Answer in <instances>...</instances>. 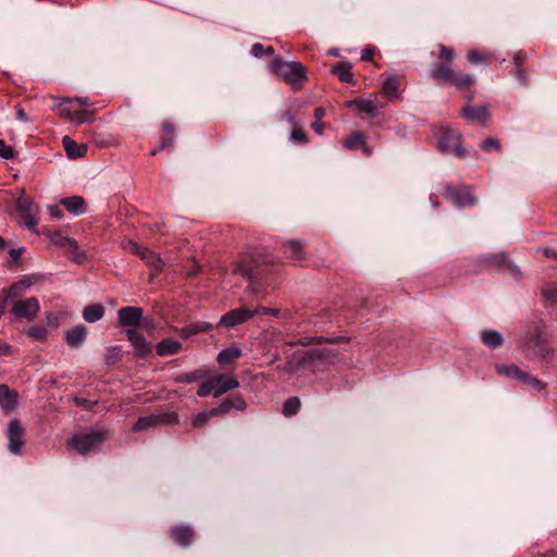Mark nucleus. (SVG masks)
<instances>
[{"label": "nucleus", "instance_id": "47", "mask_svg": "<svg viewBox=\"0 0 557 557\" xmlns=\"http://www.w3.org/2000/svg\"><path fill=\"white\" fill-rule=\"evenodd\" d=\"M27 335L36 341H45L48 336V329L46 325H34L28 329Z\"/></svg>", "mask_w": 557, "mask_h": 557}, {"label": "nucleus", "instance_id": "12", "mask_svg": "<svg viewBox=\"0 0 557 557\" xmlns=\"http://www.w3.org/2000/svg\"><path fill=\"white\" fill-rule=\"evenodd\" d=\"M144 309L135 306L122 307L117 310V322L122 327L136 329L141 323Z\"/></svg>", "mask_w": 557, "mask_h": 557}, {"label": "nucleus", "instance_id": "59", "mask_svg": "<svg viewBox=\"0 0 557 557\" xmlns=\"http://www.w3.org/2000/svg\"><path fill=\"white\" fill-rule=\"evenodd\" d=\"M49 214L54 219H61L63 216V212L58 205H51L48 207Z\"/></svg>", "mask_w": 557, "mask_h": 557}, {"label": "nucleus", "instance_id": "28", "mask_svg": "<svg viewBox=\"0 0 557 557\" xmlns=\"http://www.w3.org/2000/svg\"><path fill=\"white\" fill-rule=\"evenodd\" d=\"M60 202L69 212L75 215H81L86 211V201L82 196L65 197Z\"/></svg>", "mask_w": 557, "mask_h": 557}, {"label": "nucleus", "instance_id": "32", "mask_svg": "<svg viewBox=\"0 0 557 557\" xmlns=\"http://www.w3.org/2000/svg\"><path fill=\"white\" fill-rule=\"evenodd\" d=\"M481 341L482 343L491 348L496 349L504 344L503 335L495 330H484L481 332Z\"/></svg>", "mask_w": 557, "mask_h": 557}, {"label": "nucleus", "instance_id": "41", "mask_svg": "<svg viewBox=\"0 0 557 557\" xmlns=\"http://www.w3.org/2000/svg\"><path fill=\"white\" fill-rule=\"evenodd\" d=\"M300 407H301V401H300L299 397H297V396L288 397L283 404L282 413L285 417H293L298 413V411L300 410Z\"/></svg>", "mask_w": 557, "mask_h": 557}, {"label": "nucleus", "instance_id": "34", "mask_svg": "<svg viewBox=\"0 0 557 557\" xmlns=\"http://www.w3.org/2000/svg\"><path fill=\"white\" fill-rule=\"evenodd\" d=\"M242 349L235 345L230 346L227 348L222 349L216 357V361L221 366L228 364L233 362L235 359L239 358L242 356Z\"/></svg>", "mask_w": 557, "mask_h": 557}, {"label": "nucleus", "instance_id": "44", "mask_svg": "<svg viewBox=\"0 0 557 557\" xmlns=\"http://www.w3.org/2000/svg\"><path fill=\"white\" fill-rule=\"evenodd\" d=\"M479 148L485 153L500 152L502 145L499 139L487 137L479 143Z\"/></svg>", "mask_w": 557, "mask_h": 557}, {"label": "nucleus", "instance_id": "63", "mask_svg": "<svg viewBox=\"0 0 557 557\" xmlns=\"http://www.w3.org/2000/svg\"><path fill=\"white\" fill-rule=\"evenodd\" d=\"M23 251H24V248H17V249L12 248V249H10L9 250V256L11 258V261L12 262H16L20 259V257L23 253Z\"/></svg>", "mask_w": 557, "mask_h": 557}, {"label": "nucleus", "instance_id": "30", "mask_svg": "<svg viewBox=\"0 0 557 557\" xmlns=\"http://www.w3.org/2000/svg\"><path fill=\"white\" fill-rule=\"evenodd\" d=\"M486 261L488 264L509 271L515 276H520V271L511 263V261L508 260L505 253L492 255L486 258Z\"/></svg>", "mask_w": 557, "mask_h": 557}, {"label": "nucleus", "instance_id": "19", "mask_svg": "<svg viewBox=\"0 0 557 557\" xmlns=\"http://www.w3.org/2000/svg\"><path fill=\"white\" fill-rule=\"evenodd\" d=\"M350 342V337L348 336H310L305 337L298 342H287L286 345L288 346H295V345H301V346H309V345H322V344H348Z\"/></svg>", "mask_w": 557, "mask_h": 557}, {"label": "nucleus", "instance_id": "2", "mask_svg": "<svg viewBox=\"0 0 557 557\" xmlns=\"http://www.w3.org/2000/svg\"><path fill=\"white\" fill-rule=\"evenodd\" d=\"M430 77L442 87H455L458 91H470L475 85V77L471 74L456 72L449 64H438L431 69Z\"/></svg>", "mask_w": 557, "mask_h": 557}, {"label": "nucleus", "instance_id": "37", "mask_svg": "<svg viewBox=\"0 0 557 557\" xmlns=\"http://www.w3.org/2000/svg\"><path fill=\"white\" fill-rule=\"evenodd\" d=\"M399 79L397 76L388 77L384 81L382 92L388 100H394L398 97Z\"/></svg>", "mask_w": 557, "mask_h": 557}, {"label": "nucleus", "instance_id": "38", "mask_svg": "<svg viewBox=\"0 0 557 557\" xmlns=\"http://www.w3.org/2000/svg\"><path fill=\"white\" fill-rule=\"evenodd\" d=\"M63 146L66 151V154L70 158H78L84 156V153L87 150V147L85 145H78L76 141H74L72 138L65 136L63 138Z\"/></svg>", "mask_w": 557, "mask_h": 557}, {"label": "nucleus", "instance_id": "62", "mask_svg": "<svg viewBox=\"0 0 557 557\" xmlns=\"http://www.w3.org/2000/svg\"><path fill=\"white\" fill-rule=\"evenodd\" d=\"M374 55V50L371 47H367L361 52V60L362 61H371Z\"/></svg>", "mask_w": 557, "mask_h": 557}, {"label": "nucleus", "instance_id": "21", "mask_svg": "<svg viewBox=\"0 0 557 557\" xmlns=\"http://www.w3.org/2000/svg\"><path fill=\"white\" fill-rule=\"evenodd\" d=\"M18 401V393L15 389L10 388L7 384H0V407L9 413L13 411Z\"/></svg>", "mask_w": 557, "mask_h": 557}, {"label": "nucleus", "instance_id": "56", "mask_svg": "<svg viewBox=\"0 0 557 557\" xmlns=\"http://www.w3.org/2000/svg\"><path fill=\"white\" fill-rule=\"evenodd\" d=\"M512 75L520 82L521 85L528 84V75L523 69V66L515 65V69L512 71Z\"/></svg>", "mask_w": 557, "mask_h": 557}, {"label": "nucleus", "instance_id": "11", "mask_svg": "<svg viewBox=\"0 0 557 557\" xmlns=\"http://www.w3.org/2000/svg\"><path fill=\"white\" fill-rule=\"evenodd\" d=\"M132 251L135 252L145 263L153 269V273L150 274L149 282H152L153 278L162 271L164 262L162 259L153 251L148 248H141L137 243L131 242Z\"/></svg>", "mask_w": 557, "mask_h": 557}, {"label": "nucleus", "instance_id": "29", "mask_svg": "<svg viewBox=\"0 0 557 557\" xmlns=\"http://www.w3.org/2000/svg\"><path fill=\"white\" fill-rule=\"evenodd\" d=\"M182 349V344L173 338H164L156 346L157 355L160 357L176 355Z\"/></svg>", "mask_w": 557, "mask_h": 557}, {"label": "nucleus", "instance_id": "33", "mask_svg": "<svg viewBox=\"0 0 557 557\" xmlns=\"http://www.w3.org/2000/svg\"><path fill=\"white\" fill-rule=\"evenodd\" d=\"M104 315V307L100 304L88 305L83 310V318L88 323L101 320Z\"/></svg>", "mask_w": 557, "mask_h": 557}, {"label": "nucleus", "instance_id": "31", "mask_svg": "<svg viewBox=\"0 0 557 557\" xmlns=\"http://www.w3.org/2000/svg\"><path fill=\"white\" fill-rule=\"evenodd\" d=\"M496 372L499 375H504L509 379L518 380L523 383L524 379H527L528 372L522 371L516 364H496Z\"/></svg>", "mask_w": 557, "mask_h": 557}, {"label": "nucleus", "instance_id": "51", "mask_svg": "<svg viewBox=\"0 0 557 557\" xmlns=\"http://www.w3.org/2000/svg\"><path fill=\"white\" fill-rule=\"evenodd\" d=\"M542 296L552 302H557V283H549L542 289Z\"/></svg>", "mask_w": 557, "mask_h": 557}, {"label": "nucleus", "instance_id": "26", "mask_svg": "<svg viewBox=\"0 0 557 557\" xmlns=\"http://www.w3.org/2000/svg\"><path fill=\"white\" fill-rule=\"evenodd\" d=\"M213 329V325L209 322H205V321H197V322H193L182 329H180L177 331L180 337L186 339V338H189L190 336H194L198 333H203V332H208V331H211Z\"/></svg>", "mask_w": 557, "mask_h": 557}, {"label": "nucleus", "instance_id": "39", "mask_svg": "<svg viewBox=\"0 0 557 557\" xmlns=\"http://www.w3.org/2000/svg\"><path fill=\"white\" fill-rule=\"evenodd\" d=\"M156 426H158V421H157L156 413H152L149 416L139 417L137 419V421L133 424L132 431L133 432H143V431H148Z\"/></svg>", "mask_w": 557, "mask_h": 557}, {"label": "nucleus", "instance_id": "45", "mask_svg": "<svg viewBox=\"0 0 557 557\" xmlns=\"http://www.w3.org/2000/svg\"><path fill=\"white\" fill-rule=\"evenodd\" d=\"M158 425H174L178 423V414L174 411H158L156 412Z\"/></svg>", "mask_w": 557, "mask_h": 557}, {"label": "nucleus", "instance_id": "20", "mask_svg": "<svg viewBox=\"0 0 557 557\" xmlns=\"http://www.w3.org/2000/svg\"><path fill=\"white\" fill-rule=\"evenodd\" d=\"M214 387V397H219L222 394L237 388L239 381L234 376H227L225 374H218L211 377Z\"/></svg>", "mask_w": 557, "mask_h": 557}, {"label": "nucleus", "instance_id": "4", "mask_svg": "<svg viewBox=\"0 0 557 557\" xmlns=\"http://www.w3.org/2000/svg\"><path fill=\"white\" fill-rule=\"evenodd\" d=\"M108 438L107 431H91L88 433L74 434L69 441L67 444L70 447L75 449L82 456L87 455L88 453L100 448V446Z\"/></svg>", "mask_w": 557, "mask_h": 557}, {"label": "nucleus", "instance_id": "52", "mask_svg": "<svg viewBox=\"0 0 557 557\" xmlns=\"http://www.w3.org/2000/svg\"><path fill=\"white\" fill-rule=\"evenodd\" d=\"M290 138L294 141L300 143V144H307L308 137L302 127L299 124H295L292 128Z\"/></svg>", "mask_w": 557, "mask_h": 557}, {"label": "nucleus", "instance_id": "61", "mask_svg": "<svg viewBox=\"0 0 557 557\" xmlns=\"http://www.w3.org/2000/svg\"><path fill=\"white\" fill-rule=\"evenodd\" d=\"M525 59H527V53L524 51H518L513 57V65L523 66Z\"/></svg>", "mask_w": 557, "mask_h": 557}, {"label": "nucleus", "instance_id": "58", "mask_svg": "<svg viewBox=\"0 0 557 557\" xmlns=\"http://www.w3.org/2000/svg\"><path fill=\"white\" fill-rule=\"evenodd\" d=\"M74 403L77 406H81L87 410H91L94 408V406L96 405V401H90L89 399L82 398V397H75Z\"/></svg>", "mask_w": 557, "mask_h": 557}, {"label": "nucleus", "instance_id": "57", "mask_svg": "<svg viewBox=\"0 0 557 557\" xmlns=\"http://www.w3.org/2000/svg\"><path fill=\"white\" fill-rule=\"evenodd\" d=\"M14 157L12 147L5 145L3 140L0 139V158L4 160H10Z\"/></svg>", "mask_w": 557, "mask_h": 557}, {"label": "nucleus", "instance_id": "10", "mask_svg": "<svg viewBox=\"0 0 557 557\" xmlns=\"http://www.w3.org/2000/svg\"><path fill=\"white\" fill-rule=\"evenodd\" d=\"M25 429L17 419L10 420L7 430V436L9 440L8 448L13 455H20L22 447L25 444L24 441Z\"/></svg>", "mask_w": 557, "mask_h": 557}, {"label": "nucleus", "instance_id": "43", "mask_svg": "<svg viewBox=\"0 0 557 557\" xmlns=\"http://www.w3.org/2000/svg\"><path fill=\"white\" fill-rule=\"evenodd\" d=\"M205 375H206V372L198 369L193 372L181 373L174 377V381L176 383H181V384H189V383L201 380Z\"/></svg>", "mask_w": 557, "mask_h": 557}, {"label": "nucleus", "instance_id": "25", "mask_svg": "<svg viewBox=\"0 0 557 557\" xmlns=\"http://www.w3.org/2000/svg\"><path fill=\"white\" fill-rule=\"evenodd\" d=\"M162 136L160 138V145L158 148L151 151V156H156L158 151L165 148L172 147L175 139V126L171 122H163L162 124Z\"/></svg>", "mask_w": 557, "mask_h": 557}, {"label": "nucleus", "instance_id": "53", "mask_svg": "<svg viewBox=\"0 0 557 557\" xmlns=\"http://www.w3.org/2000/svg\"><path fill=\"white\" fill-rule=\"evenodd\" d=\"M522 384L528 385L537 392H542L546 388L545 382H543L536 377H533L529 373L527 374V379H524Z\"/></svg>", "mask_w": 557, "mask_h": 557}, {"label": "nucleus", "instance_id": "13", "mask_svg": "<svg viewBox=\"0 0 557 557\" xmlns=\"http://www.w3.org/2000/svg\"><path fill=\"white\" fill-rule=\"evenodd\" d=\"M40 306L35 297H30L26 300H17L13 304L11 308V313L15 318H25L28 321H33L38 312H39Z\"/></svg>", "mask_w": 557, "mask_h": 557}, {"label": "nucleus", "instance_id": "23", "mask_svg": "<svg viewBox=\"0 0 557 557\" xmlns=\"http://www.w3.org/2000/svg\"><path fill=\"white\" fill-rule=\"evenodd\" d=\"M87 327L83 324H78L72 329L64 331V341L72 348H77L83 345L87 337Z\"/></svg>", "mask_w": 557, "mask_h": 557}, {"label": "nucleus", "instance_id": "16", "mask_svg": "<svg viewBox=\"0 0 557 557\" xmlns=\"http://www.w3.org/2000/svg\"><path fill=\"white\" fill-rule=\"evenodd\" d=\"M126 337L134 348V355L138 358H146L151 352V346L145 336L136 329L125 330Z\"/></svg>", "mask_w": 557, "mask_h": 557}, {"label": "nucleus", "instance_id": "24", "mask_svg": "<svg viewBox=\"0 0 557 557\" xmlns=\"http://www.w3.org/2000/svg\"><path fill=\"white\" fill-rule=\"evenodd\" d=\"M284 253L287 258L299 261L305 259V243L299 239H289L283 244Z\"/></svg>", "mask_w": 557, "mask_h": 557}, {"label": "nucleus", "instance_id": "22", "mask_svg": "<svg viewBox=\"0 0 557 557\" xmlns=\"http://www.w3.org/2000/svg\"><path fill=\"white\" fill-rule=\"evenodd\" d=\"M524 347L527 355L532 359L536 357H546V348L543 345V341L537 327L534 330V334H532V336L525 342Z\"/></svg>", "mask_w": 557, "mask_h": 557}, {"label": "nucleus", "instance_id": "18", "mask_svg": "<svg viewBox=\"0 0 557 557\" xmlns=\"http://www.w3.org/2000/svg\"><path fill=\"white\" fill-rule=\"evenodd\" d=\"M246 408L247 404L243 396L235 394L224 398L218 407L211 409V413L222 416L230 412L232 409L244 411Z\"/></svg>", "mask_w": 557, "mask_h": 557}, {"label": "nucleus", "instance_id": "42", "mask_svg": "<svg viewBox=\"0 0 557 557\" xmlns=\"http://www.w3.org/2000/svg\"><path fill=\"white\" fill-rule=\"evenodd\" d=\"M366 136L360 131H355L348 136L345 140L343 146L348 150H356L360 149L361 144H363Z\"/></svg>", "mask_w": 557, "mask_h": 557}, {"label": "nucleus", "instance_id": "50", "mask_svg": "<svg viewBox=\"0 0 557 557\" xmlns=\"http://www.w3.org/2000/svg\"><path fill=\"white\" fill-rule=\"evenodd\" d=\"M440 54L438 58L443 61L442 64H449L451 65V62L454 61L456 53L455 50L450 47L440 45Z\"/></svg>", "mask_w": 557, "mask_h": 557}, {"label": "nucleus", "instance_id": "7", "mask_svg": "<svg viewBox=\"0 0 557 557\" xmlns=\"http://www.w3.org/2000/svg\"><path fill=\"white\" fill-rule=\"evenodd\" d=\"M444 197L457 208L473 206L476 201L467 186H447Z\"/></svg>", "mask_w": 557, "mask_h": 557}, {"label": "nucleus", "instance_id": "17", "mask_svg": "<svg viewBox=\"0 0 557 557\" xmlns=\"http://www.w3.org/2000/svg\"><path fill=\"white\" fill-rule=\"evenodd\" d=\"M50 240L55 246L65 248L70 252H72L75 262L82 263L83 260L85 259V255L83 252H79V248H78L76 240H74L70 237L63 236L60 232L52 233L50 235Z\"/></svg>", "mask_w": 557, "mask_h": 557}, {"label": "nucleus", "instance_id": "64", "mask_svg": "<svg viewBox=\"0 0 557 557\" xmlns=\"http://www.w3.org/2000/svg\"><path fill=\"white\" fill-rule=\"evenodd\" d=\"M542 252L547 258H553L557 260V251L549 247L542 248Z\"/></svg>", "mask_w": 557, "mask_h": 557}, {"label": "nucleus", "instance_id": "46", "mask_svg": "<svg viewBox=\"0 0 557 557\" xmlns=\"http://www.w3.org/2000/svg\"><path fill=\"white\" fill-rule=\"evenodd\" d=\"M212 417H216V414L211 413V409L208 411L199 412L191 417V424L196 429L201 428L206 425Z\"/></svg>", "mask_w": 557, "mask_h": 557}, {"label": "nucleus", "instance_id": "60", "mask_svg": "<svg viewBox=\"0 0 557 557\" xmlns=\"http://www.w3.org/2000/svg\"><path fill=\"white\" fill-rule=\"evenodd\" d=\"M116 349V347H113L110 349V352L108 355H106L104 357V362L106 364H114L117 360H119V357L116 354H114V350Z\"/></svg>", "mask_w": 557, "mask_h": 557}, {"label": "nucleus", "instance_id": "8", "mask_svg": "<svg viewBox=\"0 0 557 557\" xmlns=\"http://www.w3.org/2000/svg\"><path fill=\"white\" fill-rule=\"evenodd\" d=\"M261 309H248L247 307H239L230 310L221 317L219 325H223L227 329H232L239 324L247 322L252 319Z\"/></svg>", "mask_w": 557, "mask_h": 557}, {"label": "nucleus", "instance_id": "48", "mask_svg": "<svg viewBox=\"0 0 557 557\" xmlns=\"http://www.w3.org/2000/svg\"><path fill=\"white\" fill-rule=\"evenodd\" d=\"M251 54L256 58H262L263 55H274V48L272 46L264 47L260 42H256L251 47Z\"/></svg>", "mask_w": 557, "mask_h": 557}, {"label": "nucleus", "instance_id": "36", "mask_svg": "<svg viewBox=\"0 0 557 557\" xmlns=\"http://www.w3.org/2000/svg\"><path fill=\"white\" fill-rule=\"evenodd\" d=\"M351 64L347 61L336 63L332 73L338 77V79L343 83H351L352 82V73H351Z\"/></svg>", "mask_w": 557, "mask_h": 557}, {"label": "nucleus", "instance_id": "3", "mask_svg": "<svg viewBox=\"0 0 557 557\" xmlns=\"http://www.w3.org/2000/svg\"><path fill=\"white\" fill-rule=\"evenodd\" d=\"M338 355V351L334 349L314 348L302 351L298 358H296V355H293L283 367L277 369L293 374L308 364L332 363Z\"/></svg>", "mask_w": 557, "mask_h": 557}, {"label": "nucleus", "instance_id": "55", "mask_svg": "<svg viewBox=\"0 0 557 557\" xmlns=\"http://www.w3.org/2000/svg\"><path fill=\"white\" fill-rule=\"evenodd\" d=\"M467 60L471 64H479L485 62V57L478 50H470L467 54Z\"/></svg>", "mask_w": 557, "mask_h": 557}, {"label": "nucleus", "instance_id": "5", "mask_svg": "<svg viewBox=\"0 0 557 557\" xmlns=\"http://www.w3.org/2000/svg\"><path fill=\"white\" fill-rule=\"evenodd\" d=\"M272 67L293 87H300L307 81L306 67L300 62H283L277 58L273 61Z\"/></svg>", "mask_w": 557, "mask_h": 557}, {"label": "nucleus", "instance_id": "1", "mask_svg": "<svg viewBox=\"0 0 557 557\" xmlns=\"http://www.w3.org/2000/svg\"><path fill=\"white\" fill-rule=\"evenodd\" d=\"M272 260L259 252H249L243 255L235 264L234 272L247 276L249 280L248 289L253 294H258L261 290L260 280L267 273V268L272 264Z\"/></svg>", "mask_w": 557, "mask_h": 557}, {"label": "nucleus", "instance_id": "27", "mask_svg": "<svg viewBox=\"0 0 557 557\" xmlns=\"http://www.w3.org/2000/svg\"><path fill=\"white\" fill-rule=\"evenodd\" d=\"M32 281L29 280H20L15 283H13L8 288L2 289V296L4 297V300L13 299V298H20L24 294V292L32 286Z\"/></svg>", "mask_w": 557, "mask_h": 557}, {"label": "nucleus", "instance_id": "6", "mask_svg": "<svg viewBox=\"0 0 557 557\" xmlns=\"http://www.w3.org/2000/svg\"><path fill=\"white\" fill-rule=\"evenodd\" d=\"M437 141L440 150L444 153L454 154L458 158H465L468 154L462 147L461 134L456 129H442Z\"/></svg>", "mask_w": 557, "mask_h": 557}, {"label": "nucleus", "instance_id": "9", "mask_svg": "<svg viewBox=\"0 0 557 557\" xmlns=\"http://www.w3.org/2000/svg\"><path fill=\"white\" fill-rule=\"evenodd\" d=\"M16 210L18 212L21 223L26 227L32 228L38 223L36 218L38 207L34 203L32 198L20 197L16 202Z\"/></svg>", "mask_w": 557, "mask_h": 557}, {"label": "nucleus", "instance_id": "40", "mask_svg": "<svg viewBox=\"0 0 557 557\" xmlns=\"http://www.w3.org/2000/svg\"><path fill=\"white\" fill-rule=\"evenodd\" d=\"M77 110V106L75 104V100L65 99L61 101L58 106V113L60 116L73 120L75 116V112Z\"/></svg>", "mask_w": 557, "mask_h": 557}, {"label": "nucleus", "instance_id": "54", "mask_svg": "<svg viewBox=\"0 0 557 557\" xmlns=\"http://www.w3.org/2000/svg\"><path fill=\"white\" fill-rule=\"evenodd\" d=\"M213 394L214 395V387H213V383H212V380L209 379L208 381L206 382H202L199 387H198V391H197V395L199 397H207L208 395L210 394Z\"/></svg>", "mask_w": 557, "mask_h": 557}, {"label": "nucleus", "instance_id": "14", "mask_svg": "<svg viewBox=\"0 0 557 557\" xmlns=\"http://www.w3.org/2000/svg\"><path fill=\"white\" fill-rule=\"evenodd\" d=\"M169 536L181 547H189L196 536L195 530L189 524H176L169 529Z\"/></svg>", "mask_w": 557, "mask_h": 557}, {"label": "nucleus", "instance_id": "15", "mask_svg": "<svg viewBox=\"0 0 557 557\" xmlns=\"http://www.w3.org/2000/svg\"><path fill=\"white\" fill-rule=\"evenodd\" d=\"M471 102L472 97L468 99V102L461 109L460 115L468 121L478 122L482 126H485L491 116L488 108L486 106L473 108L471 107Z\"/></svg>", "mask_w": 557, "mask_h": 557}, {"label": "nucleus", "instance_id": "35", "mask_svg": "<svg viewBox=\"0 0 557 557\" xmlns=\"http://www.w3.org/2000/svg\"><path fill=\"white\" fill-rule=\"evenodd\" d=\"M350 107H356L360 112L367 113L371 116H376L379 113V107L377 104L369 99H355L349 102Z\"/></svg>", "mask_w": 557, "mask_h": 557}, {"label": "nucleus", "instance_id": "49", "mask_svg": "<svg viewBox=\"0 0 557 557\" xmlns=\"http://www.w3.org/2000/svg\"><path fill=\"white\" fill-rule=\"evenodd\" d=\"M94 120H95L94 111L77 108V110L75 112V116L73 117L72 121L83 124V123L92 122Z\"/></svg>", "mask_w": 557, "mask_h": 557}]
</instances>
